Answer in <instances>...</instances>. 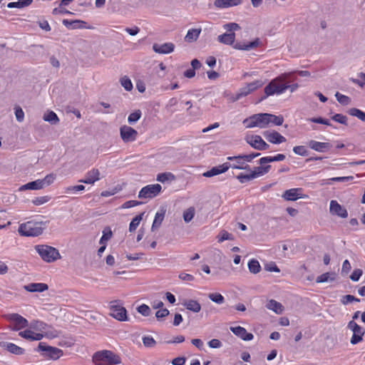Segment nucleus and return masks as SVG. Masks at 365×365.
I'll return each mask as SVG.
<instances>
[{
	"label": "nucleus",
	"instance_id": "f257e3e1",
	"mask_svg": "<svg viewBox=\"0 0 365 365\" xmlns=\"http://www.w3.org/2000/svg\"><path fill=\"white\" fill-rule=\"evenodd\" d=\"M295 80L294 72L284 73L272 79L264 88L265 95L262 96L260 101L267 98L269 96L274 94L279 95L286 91L285 81L292 83Z\"/></svg>",
	"mask_w": 365,
	"mask_h": 365
},
{
	"label": "nucleus",
	"instance_id": "f03ea898",
	"mask_svg": "<svg viewBox=\"0 0 365 365\" xmlns=\"http://www.w3.org/2000/svg\"><path fill=\"white\" fill-rule=\"evenodd\" d=\"M92 362L95 365H115L121 363V358L110 350L103 349L93 354Z\"/></svg>",
	"mask_w": 365,
	"mask_h": 365
},
{
	"label": "nucleus",
	"instance_id": "7ed1b4c3",
	"mask_svg": "<svg viewBox=\"0 0 365 365\" xmlns=\"http://www.w3.org/2000/svg\"><path fill=\"white\" fill-rule=\"evenodd\" d=\"M18 231L22 236L36 237L43 232V228L41 227V222L28 221L21 224Z\"/></svg>",
	"mask_w": 365,
	"mask_h": 365
},
{
	"label": "nucleus",
	"instance_id": "20e7f679",
	"mask_svg": "<svg viewBox=\"0 0 365 365\" xmlns=\"http://www.w3.org/2000/svg\"><path fill=\"white\" fill-rule=\"evenodd\" d=\"M223 27L229 33H225L218 36V41L226 45L233 44L235 39V34L234 31L240 30V26L237 23H228L225 24Z\"/></svg>",
	"mask_w": 365,
	"mask_h": 365
},
{
	"label": "nucleus",
	"instance_id": "39448f33",
	"mask_svg": "<svg viewBox=\"0 0 365 365\" xmlns=\"http://www.w3.org/2000/svg\"><path fill=\"white\" fill-rule=\"evenodd\" d=\"M269 113L255 114L251 117L246 118L243 123L247 128L259 127L260 128H266L269 124Z\"/></svg>",
	"mask_w": 365,
	"mask_h": 365
},
{
	"label": "nucleus",
	"instance_id": "423d86ee",
	"mask_svg": "<svg viewBox=\"0 0 365 365\" xmlns=\"http://www.w3.org/2000/svg\"><path fill=\"white\" fill-rule=\"evenodd\" d=\"M36 250L41 257L47 262L56 261L61 257L58 250L48 245H37Z\"/></svg>",
	"mask_w": 365,
	"mask_h": 365
},
{
	"label": "nucleus",
	"instance_id": "0eeeda50",
	"mask_svg": "<svg viewBox=\"0 0 365 365\" xmlns=\"http://www.w3.org/2000/svg\"><path fill=\"white\" fill-rule=\"evenodd\" d=\"M348 329L352 331L353 335L351 338L350 343L355 345L363 340L365 334V329L359 326L354 321H350L347 325Z\"/></svg>",
	"mask_w": 365,
	"mask_h": 365
},
{
	"label": "nucleus",
	"instance_id": "6e6552de",
	"mask_svg": "<svg viewBox=\"0 0 365 365\" xmlns=\"http://www.w3.org/2000/svg\"><path fill=\"white\" fill-rule=\"evenodd\" d=\"M110 314L115 319L125 322L128 321L127 311L124 307L118 304L116 301L112 302L110 305Z\"/></svg>",
	"mask_w": 365,
	"mask_h": 365
},
{
	"label": "nucleus",
	"instance_id": "1a4fd4ad",
	"mask_svg": "<svg viewBox=\"0 0 365 365\" xmlns=\"http://www.w3.org/2000/svg\"><path fill=\"white\" fill-rule=\"evenodd\" d=\"M6 318L9 322L13 323L11 327V329L13 331H19L27 327L29 325L28 320L16 313L9 314L7 315Z\"/></svg>",
	"mask_w": 365,
	"mask_h": 365
},
{
	"label": "nucleus",
	"instance_id": "9d476101",
	"mask_svg": "<svg viewBox=\"0 0 365 365\" xmlns=\"http://www.w3.org/2000/svg\"><path fill=\"white\" fill-rule=\"evenodd\" d=\"M38 350L44 351L46 356L56 360L63 356V351L57 347L46 346L43 343H39L38 346Z\"/></svg>",
	"mask_w": 365,
	"mask_h": 365
},
{
	"label": "nucleus",
	"instance_id": "9b49d317",
	"mask_svg": "<svg viewBox=\"0 0 365 365\" xmlns=\"http://www.w3.org/2000/svg\"><path fill=\"white\" fill-rule=\"evenodd\" d=\"M160 193V185H148L143 187L139 193L138 197L140 199H150L155 197Z\"/></svg>",
	"mask_w": 365,
	"mask_h": 365
},
{
	"label": "nucleus",
	"instance_id": "f8f14e48",
	"mask_svg": "<svg viewBox=\"0 0 365 365\" xmlns=\"http://www.w3.org/2000/svg\"><path fill=\"white\" fill-rule=\"evenodd\" d=\"M245 140L253 148L258 150H267L269 147V145L262 138V137L257 135L247 136L245 138Z\"/></svg>",
	"mask_w": 365,
	"mask_h": 365
},
{
	"label": "nucleus",
	"instance_id": "ddd939ff",
	"mask_svg": "<svg viewBox=\"0 0 365 365\" xmlns=\"http://www.w3.org/2000/svg\"><path fill=\"white\" fill-rule=\"evenodd\" d=\"M120 134L125 143L133 142L136 140L138 132L133 128L128 125H123L120 128Z\"/></svg>",
	"mask_w": 365,
	"mask_h": 365
},
{
	"label": "nucleus",
	"instance_id": "4468645a",
	"mask_svg": "<svg viewBox=\"0 0 365 365\" xmlns=\"http://www.w3.org/2000/svg\"><path fill=\"white\" fill-rule=\"evenodd\" d=\"M245 155H239L236 156H230L227 158V160L232 163H225L227 166V170L231 168L232 169L240 170L244 163H248L245 160Z\"/></svg>",
	"mask_w": 365,
	"mask_h": 365
},
{
	"label": "nucleus",
	"instance_id": "2eb2a0df",
	"mask_svg": "<svg viewBox=\"0 0 365 365\" xmlns=\"http://www.w3.org/2000/svg\"><path fill=\"white\" fill-rule=\"evenodd\" d=\"M329 211L331 214L336 215L342 218H346L348 216L347 210L336 200L330 202Z\"/></svg>",
	"mask_w": 365,
	"mask_h": 365
},
{
	"label": "nucleus",
	"instance_id": "dca6fc26",
	"mask_svg": "<svg viewBox=\"0 0 365 365\" xmlns=\"http://www.w3.org/2000/svg\"><path fill=\"white\" fill-rule=\"evenodd\" d=\"M100 171L97 168H93L86 174V178L79 180L85 184H94L101 179Z\"/></svg>",
	"mask_w": 365,
	"mask_h": 365
},
{
	"label": "nucleus",
	"instance_id": "f3484780",
	"mask_svg": "<svg viewBox=\"0 0 365 365\" xmlns=\"http://www.w3.org/2000/svg\"><path fill=\"white\" fill-rule=\"evenodd\" d=\"M230 331L244 341H250L254 337L252 334L248 333L244 327L240 326L235 327H230Z\"/></svg>",
	"mask_w": 365,
	"mask_h": 365
},
{
	"label": "nucleus",
	"instance_id": "a211bd4d",
	"mask_svg": "<svg viewBox=\"0 0 365 365\" xmlns=\"http://www.w3.org/2000/svg\"><path fill=\"white\" fill-rule=\"evenodd\" d=\"M264 135L269 142L274 144H279L286 141V138L277 131L265 132Z\"/></svg>",
	"mask_w": 365,
	"mask_h": 365
},
{
	"label": "nucleus",
	"instance_id": "6ab92c4d",
	"mask_svg": "<svg viewBox=\"0 0 365 365\" xmlns=\"http://www.w3.org/2000/svg\"><path fill=\"white\" fill-rule=\"evenodd\" d=\"M308 146L315 151L322 153L331 148V145L329 143H322L313 140L309 141Z\"/></svg>",
	"mask_w": 365,
	"mask_h": 365
},
{
	"label": "nucleus",
	"instance_id": "aec40b11",
	"mask_svg": "<svg viewBox=\"0 0 365 365\" xmlns=\"http://www.w3.org/2000/svg\"><path fill=\"white\" fill-rule=\"evenodd\" d=\"M19 335L21 337L30 341H39L43 337L42 334L36 333L30 329L19 331Z\"/></svg>",
	"mask_w": 365,
	"mask_h": 365
},
{
	"label": "nucleus",
	"instance_id": "412c9836",
	"mask_svg": "<svg viewBox=\"0 0 365 365\" xmlns=\"http://www.w3.org/2000/svg\"><path fill=\"white\" fill-rule=\"evenodd\" d=\"M24 289L29 292H42L48 289L45 283H30L24 287Z\"/></svg>",
	"mask_w": 365,
	"mask_h": 365
},
{
	"label": "nucleus",
	"instance_id": "4be33fe9",
	"mask_svg": "<svg viewBox=\"0 0 365 365\" xmlns=\"http://www.w3.org/2000/svg\"><path fill=\"white\" fill-rule=\"evenodd\" d=\"M242 0H215L214 6L217 8L224 9L241 4Z\"/></svg>",
	"mask_w": 365,
	"mask_h": 365
},
{
	"label": "nucleus",
	"instance_id": "5701e85b",
	"mask_svg": "<svg viewBox=\"0 0 365 365\" xmlns=\"http://www.w3.org/2000/svg\"><path fill=\"white\" fill-rule=\"evenodd\" d=\"M260 44V41L259 38H256L255 40L248 43H241V42H237L233 47L235 49L238 50H244V51H250L252 48H257Z\"/></svg>",
	"mask_w": 365,
	"mask_h": 365
},
{
	"label": "nucleus",
	"instance_id": "b1692460",
	"mask_svg": "<svg viewBox=\"0 0 365 365\" xmlns=\"http://www.w3.org/2000/svg\"><path fill=\"white\" fill-rule=\"evenodd\" d=\"M302 191L301 188H292L286 190L284 194L282 195V197L286 200L289 201H294L299 198H302L301 194L299 192Z\"/></svg>",
	"mask_w": 365,
	"mask_h": 365
},
{
	"label": "nucleus",
	"instance_id": "393cba45",
	"mask_svg": "<svg viewBox=\"0 0 365 365\" xmlns=\"http://www.w3.org/2000/svg\"><path fill=\"white\" fill-rule=\"evenodd\" d=\"M182 305L188 310L195 313H198L201 310L200 304L194 299L185 300Z\"/></svg>",
	"mask_w": 365,
	"mask_h": 365
},
{
	"label": "nucleus",
	"instance_id": "a878e982",
	"mask_svg": "<svg viewBox=\"0 0 365 365\" xmlns=\"http://www.w3.org/2000/svg\"><path fill=\"white\" fill-rule=\"evenodd\" d=\"M227 170V166L225 163L221 165H219L217 167H214L210 170L207 171L203 174L205 177H212L217 175H219L220 173H223Z\"/></svg>",
	"mask_w": 365,
	"mask_h": 365
},
{
	"label": "nucleus",
	"instance_id": "bb28decb",
	"mask_svg": "<svg viewBox=\"0 0 365 365\" xmlns=\"http://www.w3.org/2000/svg\"><path fill=\"white\" fill-rule=\"evenodd\" d=\"M42 188H43V186L42 184V180L38 179L35 181L28 182V183L21 186L19 187V190H21V191L26 190H41Z\"/></svg>",
	"mask_w": 365,
	"mask_h": 365
},
{
	"label": "nucleus",
	"instance_id": "cd10ccee",
	"mask_svg": "<svg viewBox=\"0 0 365 365\" xmlns=\"http://www.w3.org/2000/svg\"><path fill=\"white\" fill-rule=\"evenodd\" d=\"M3 347L8 351L16 355H22L24 349L14 343H4Z\"/></svg>",
	"mask_w": 365,
	"mask_h": 365
},
{
	"label": "nucleus",
	"instance_id": "c85d7f7f",
	"mask_svg": "<svg viewBox=\"0 0 365 365\" xmlns=\"http://www.w3.org/2000/svg\"><path fill=\"white\" fill-rule=\"evenodd\" d=\"M266 307L278 314H282L283 312V306L282 304L274 299L269 300L266 304Z\"/></svg>",
	"mask_w": 365,
	"mask_h": 365
},
{
	"label": "nucleus",
	"instance_id": "c756f323",
	"mask_svg": "<svg viewBox=\"0 0 365 365\" xmlns=\"http://www.w3.org/2000/svg\"><path fill=\"white\" fill-rule=\"evenodd\" d=\"M201 31H202L201 29H190L187 31V33L185 37V41H187V42L195 41L198 38V37L201 33Z\"/></svg>",
	"mask_w": 365,
	"mask_h": 365
},
{
	"label": "nucleus",
	"instance_id": "7c9ffc66",
	"mask_svg": "<svg viewBox=\"0 0 365 365\" xmlns=\"http://www.w3.org/2000/svg\"><path fill=\"white\" fill-rule=\"evenodd\" d=\"M33 2V0H18L17 1L10 2L7 4L9 9L19 8L21 9L29 6Z\"/></svg>",
	"mask_w": 365,
	"mask_h": 365
},
{
	"label": "nucleus",
	"instance_id": "2f4dec72",
	"mask_svg": "<svg viewBox=\"0 0 365 365\" xmlns=\"http://www.w3.org/2000/svg\"><path fill=\"white\" fill-rule=\"evenodd\" d=\"M335 278V274L331 272H326L319 276L316 279L317 283H324L327 282L333 281Z\"/></svg>",
	"mask_w": 365,
	"mask_h": 365
},
{
	"label": "nucleus",
	"instance_id": "473e14b6",
	"mask_svg": "<svg viewBox=\"0 0 365 365\" xmlns=\"http://www.w3.org/2000/svg\"><path fill=\"white\" fill-rule=\"evenodd\" d=\"M271 168V165H267L265 166H259L255 168L254 170H252V174L255 175V178L262 176L264 174L267 173Z\"/></svg>",
	"mask_w": 365,
	"mask_h": 365
},
{
	"label": "nucleus",
	"instance_id": "72a5a7b5",
	"mask_svg": "<svg viewBox=\"0 0 365 365\" xmlns=\"http://www.w3.org/2000/svg\"><path fill=\"white\" fill-rule=\"evenodd\" d=\"M113 232L109 227H106L103 230V235L100 239L99 243L107 245V242L111 239Z\"/></svg>",
	"mask_w": 365,
	"mask_h": 365
},
{
	"label": "nucleus",
	"instance_id": "f704fd0d",
	"mask_svg": "<svg viewBox=\"0 0 365 365\" xmlns=\"http://www.w3.org/2000/svg\"><path fill=\"white\" fill-rule=\"evenodd\" d=\"M248 268L251 273L257 274L261 270V266L257 259H252L248 262Z\"/></svg>",
	"mask_w": 365,
	"mask_h": 365
},
{
	"label": "nucleus",
	"instance_id": "c9c22d12",
	"mask_svg": "<svg viewBox=\"0 0 365 365\" xmlns=\"http://www.w3.org/2000/svg\"><path fill=\"white\" fill-rule=\"evenodd\" d=\"M43 118L45 121H48L52 124H56L59 121L58 115L53 111H49L45 113Z\"/></svg>",
	"mask_w": 365,
	"mask_h": 365
},
{
	"label": "nucleus",
	"instance_id": "e433bc0d",
	"mask_svg": "<svg viewBox=\"0 0 365 365\" xmlns=\"http://www.w3.org/2000/svg\"><path fill=\"white\" fill-rule=\"evenodd\" d=\"M143 213L136 215L130 222L129 225V232H132L135 231L139 226L140 221L143 219Z\"/></svg>",
	"mask_w": 365,
	"mask_h": 365
},
{
	"label": "nucleus",
	"instance_id": "4c0bfd02",
	"mask_svg": "<svg viewBox=\"0 0 365 365\" xmlns=\"http://www.w3.org/2000/svg\"><path fill=\"white\" fill-rule=\"evenodd\" d=\"M348 113L350 115L356 117L361 121L365 122V113L361 111V110L356 108H352L348 110Z\"/></svg>",
	"mask_w": 365,
	"mask_h": 365
},
{
	"label": "nucleus",
	"instance_id": "58836bf2",
	"mask_svg": "<svg viewBox=\"0 0 365 365\" xmlns=\"http://www.w3.org/2000/svg\"><path fill=\"white\" fill-rule=\"evenodd\" d=\"M175 46L173 43L168 42L161 44V54H168L174 51Z\"/></svg>",
	"mask_w": 365,
	"mask_h": 365
},
{
	"label": "nucleus",
	"instance_id": "ea45409f",
	"mask_svg": "<svg viewBox=\"0 0 365 365\" xmlns=\"http://www.w3.org/2000/svg\"><path fill=\"white\" fill-rule=\"evenodd\" d=\"M208 298L213 302L217 304H222L225 302L224 297L220 293H210L208 294Z\"/></svg>",
	"mask_w": 365,
	"mask_h": 365
},
{
	"label": "nucleus",
	"instance_id": "a19ab883",
	"mask_svg": "<svg viewBox=\"0 0 365 365\" xmlns=\"http://www.w3.org/2000/svg\"><path fill=\"white\" fill-rule=\"evenodd\" d=\"M335 97L338 102L344 106H347L351 103V98L345 95H343L339 92H336L335 94Z\"/></svg>",
	"mask_w": 365,
	"mask_h": 365
},
{
	"label": "nucleus",
	"instance_id": "79ce46f5",
	"mask_svg": "<svg viewBox=\"0 0 365 365\" xmlns=\"http://www.w3.org/2000/svg\"><path fill=\"white\" fill-rule=\"evenodd\" d=\"M195 215V208L193 207H190L183 212V220L185 222H190Z\"/></svg>",
	"mask_w": 365,
	"mask_h": 365
},
{
	"label": "nucleus",
	"instance_id": "37998d69",
	"mask_svg": "<svg viewBox=\"0 0 365 365\" xmlns=\"http://www.w3.org/2000/svg\"><path fill=\"white\" fill-rule=\"evenodd\" d=\"M264 85V82L261 80H257L252 83H247L246 85L247 88H249L250 91L252 93L257 90V88L262 87Z\"/></svg>",
	"mask_w": 365,
	"mask_h": 365
},
{
	"label": "nucleus",
	"instance_id": "c03bdc74",
	"mask_svg": "<svg viewBox=\"0 0 365 365\" xmlns=\"http://www.w3.org/2000/svg\"><path fill=\"white\" fill-rule=\"evenodd\" d=\"M175 180V177L171 173H161V183H170Z\"/></svg>",
	"mask_w": 365,
	"mask_h": 365
},
{
	"label": "nucleus",
	"instance_id": "a18cd8bd",
	"mask_svg": "<svg viewBox=\"0 0 365 365\" xmlns=\"http://www.w3.org/2000/svg\"><path fill=\"white\" fill-rule=\"evenodd\" d=\"M56 175L54 173L46 175L43 179H41L43 187L51 185L56 180Z\"/></svg>",
	"mask_w": 365,
	"mask_h": 365
},
{
	"label": "nucleus",
	"instance_id": "49530a36",
	"mask_svg": "<svg viewBox=\"0 0 365 365\" xmlns=\"http://www.w3.org/2000/svg\"><path fill=\"white\" fill-rule=\"evenodd\" d=\"M284 122L283 117L281 115H274L272 114H269V123H272L276 125H281Z\"/></svg>",
	"mask_w": 365,
	"mask_h": 365
},
{
	"label": "nucleus",
	"instance_id": "de8ad7c7",
	"mask_svg": "<svg viewBox=\"0 0 365 365\" xmlns=\"http://www.w3.org/2000/svg\"><path fill=\"white\" fill-rule=\"evenodd\" d=\"M120 83L122 86L128 91H130L133 89V83L130 79L127 76L121 78Z\"/></svg>",
	"mask_w": 365,
	"mask_h": 365
},
{
	"label": "nucleus",
	"instance_id": "09e8293b",
	"mask_svg": "<svg viewBox=\"0 0 365 365\" xmlns=\"http://www.w3.org/2000/svg\"><path fill=\"white\" fill-rule=\"evenodd\" d=\"M255 175L252 174V172H251L250 174L241 173L237 176V178L241 183H244L255 179Z\"/></svg>",
	"mask_w": 365,
	"mask_h": 365
},
{
	"label": "nucleus",
	"instance_id": "8fccbe9b",
	"mask_svg": "<svg viewBox=\"0 0 365 365\" xmlns=\"http://www.w3.org/2000/svg\"><path fill=\"white\" fill-rule=\"evenodd\" d=\"M293 152L301 156H307L308 151L305 146L304 145H297L293 148Z\"/></svg>",
	"mask_w": 365,
	"mask_h": 365
},
{
	"label": "nucleus",
	"instance_id": "3c124183",
	"mask_svg": "<svg viewBox=\"0 0 365 365\" xmlns=\"http://www.w3.org/2000/svg\"><path fill=\"white\" fill-rule=\"evenodd\" d=\"M251 92L250 91L249 88H247V86H244L241 88L238 93L236 94L235 97L234 98V101H237L240 99L242 97L247 96L248 94H250Z\"/></svg>",
	"mask_w": 365,
	"mask_h": 365
},
{
	"label": "nucleus",
	"instance_id": "603ef678",
	"mask_svg": "<svg viewBox=\"0 0 365 365\" xmlns=\"http://www.w3.org/2000/svg\"><path fill=\"white\" fill-rule=\"evenodd\" d=\"M51 197L49 196H41L37 197L32 200V203L35 205H41L44 203H46L50 200Z\"/></svg>",
	"mask_w": 365,
	"mask_h": 365
},
{
	"label": "nucleus",
	"instance_id": "864d4df0",
	"mask_svg": "<svg viewBox=\"0 0 365 365\" xmlns=\"http://www.w3.org/2000/svg\"><path fill=\"white\" fill-rule=\"evenodd\" d=\"M331 119L337 123H339L343 125H347V117L340 113H337L331 117Z\"/></svg>",
	"mask_w": 365,
	"mask_h": 365
},
{
	"label": "nucleus",
	"instance_id": "5fc2aeb1",
	"mask_svg": "<svg viewBox=\"0 0 365 365\" xmlns=\"http://www.w3.org/2000/svg\"><path fill=\"white\" fill-rule=\"evenodd\" d=\"M143 202L138 200H128L125 202L121 206L120 209H128L141 205Z\"/></svg>",
	"mask_w": 365,
	"mask_h": 365
},
{
	"label": "nucleus",
	"instance_id": "6e6d98bb",
	"mask_svg": "<svg viewBox=\"0 0 365 365\" xmlns=\"http://www.w3.org/2000/svg\"><path fill=\"white\" fill-rule=\"evenodd\" d=\"M141 116V112L138 110L132 113H130L128 118V121L129 123L132 124L138 121Z\"/></svg>",
	"mask_w": 365,
	"mask_h": 365
},
{
	"label": "nucleus",
	"instance_id": "4d7b16f0",
	"mask_svg": "<svg viewBox=\"0 0 365 365\" xmlns=\"http://www.w3.org/2000/svg\"><path fill=\"white\" fill-rule=\"evenodd\" d=\"M143 343L146 347H153L155 345L156 341L150 336H145L143 337Z\"/></svg>",
	"mask_w": 365,
	"mask_h": 365
},
{
	"label": "nucleus",
	"instance_id": "13d9d810",
	"mask_svg": "<svg viewBox=\"0 0 365 365\" xmlns=\"http://www.w3.org/2000/svg\"><path fill=\"white\" fill-rule=\"evenodd\" d=\"M85 189V186L82 185H78L74 186H70L66 189V193H76L79 191H82Z\"/></svg>",
	"mask_w": 365,
	"mask_h": 365
},
{
	"label": "nucleus",
	"instance_id": "bf43d9fd",
	"mask_svg": "<svg viewBox=\"0 0 365 365\" xmlns=\"http://www.w3.org/2000/svg\"><path fill=\"white\" fill-rule=\"evenodd\" d=\"M233 240V237L231 234L227 232V231H222L219 235L218 242H222L225 240Z\"/></svg>",
	"mask_w": 365,
	"mask_h": 365
},
{
	"label": "nucleus",
	"instance_id": "052dcab7",
	"mask_svg": "<svg viewBox=\"0 0 365 365\" xmlns=\"http://www.w3.org/2000/svg\"><path fill=\"white\" fill-rule=\"evenodd\" d=\"M15 115H16V120L19 122H22L24 120V113L23 110L19 106H16L15 108Z\"/></svg>",
	"mask_w": 365,
	"mask_h": 365
},
{
	"label": "nucleus",
	"instance_id": "680f3d73",
	"mask_svg": "<svg viewBox=\"0 0 365 365\" xmlns=\"http://www.w3.org/2000/svg\"><path fill=\"white\" fill-rule=\"evenodd\" d=\"M138 311L143 316H148L150 312V309L146 304H141L138 307Z\"/></svg>",
	"mask_w": 365,
	"mask_h": 365
},
{
	"label": "nucleus",
	"instance_id": "e2e57ef3",
	"mask_svg": "<svg viewBox=\"0 0 365 365\" xmlns=\"http://www.w3.org/2000/svg\"><path fill=\"white\" fill-rule=\"evenodd\" d=\"M363 272L360 269H354L350 276V279L354 282H357L362 275Z\"/></svg>",
	"mask_w": 365,
	"mask_h": 365
},
{
	"label": "nucleus",
	"instance_id": "0e129e2a",
	"mask_svg": "<svg viewBox=\"0 0 365 365\" xmlns=\"http://www.w3.org/2000/svg\"><path fill=\"white\" fill-rule=\"evenodd\" d=\"M360 299H357L355 297H354L353 295H350V294H347V295H345L344 297H343V299H342V303L344 304H346L349 302H359Z\"/></svg>",
	"mask_w": 365,
	"mask_h": 365
},
{
	"label": "nucleus",
	"instance_id": "69168bd1",
	"mask_svg": "<svg viewBox=\"0 0 365 365\" xmlns=\"http://www.w3.org/2000/svg\"><path fill=\"white\" fill-rule=\"evenodd\" d=\"M208 346L212 349H217L222 346V342L217 339H213L208 341Z\"/></svg>",
	"mask_w": 365,
	"mask_h": 365
},
{
	"label": "nucleus",
	"instance_id": "338daca9",
	"mask_svg": "<svg viewBox=\"0 0 365 365\" xmlns=\"http://www.w3.org/2000/svg\"><path fill=\"white\" fill-rule=\"evenodd\" d=\"M265 269L269 272H279L280 270L274 263H271L265 265Z\"/></svg>",
	"mask_w": 365,
	"mask_h": 365
},
{
	"label": "nucleus",
	"instance_id": "774afa93",
	"mask_svg": "<svg viewBox=\"0 0 365 365\" xmlns=\"http://www.w3.org/2000/svg\"><path fill=\"white\" fill-rule=\"evenodd\" d=\"M351 268V267L349 260H344L342 264L341 272H344L345 274H347L350 271Z\"/></svg>",
	"mask_w": 365,
	"mask_h": 365
}]
</instances>
